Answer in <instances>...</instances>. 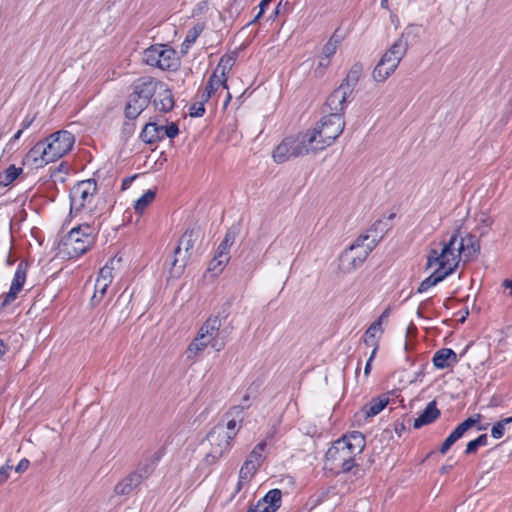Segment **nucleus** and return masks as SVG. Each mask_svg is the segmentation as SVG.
<instances>
[{"mask_svg":"<svg viewBox=\"0 0 512 512\" xmlns=\"http://www.w3.org/2000/svg\"><path fill=\"white\" fill-rule=\"evenodd\" d=\"M112 270L113 267L110 266L108 263L100 269L99 276L96 280H103L104 282H107L108 284H111L112 282Z\"/></svg>","mask_w":512,"mask_h":512,"instance_id":"54","label":"nucleus"},{"mask_svg":"<svg viewBox=\"0 0 512 512\" xmlns=\"http://www.w3.org/2000/svg\"><path fill=\"white\" fill-rule=\"evenodd\" d=\"M387 230V223H384L382 220L375 221L369 229L370 238H380L383 237L384 232Z\"/></svg>","mask_w":512,"mask_h":512,"instance_id":"47","label":"nucleus"},{"mask_svg":"<svg viewBox=\"0 0 512 512\" xmlns=\"http://www.w3.org/2000/svg\"><path fill=\"white\" fill-rule=\"evenodd\" d=\"M455 263L452 266L447 267V269H436L431 275L425 278L420 285L418 286L417 292L423 293L427 291L429 288L437 285L442 282L445 278L452 275L458 268L460 263V255H457L455 258Z\"/></svg>","mask_w":512,"mask_h":512,"instance_id":"13","label":"nucleus"},{"mask_svg":"<svg viewBox=\"0 0 512 512\" xmlns=\"http://www.w3.org/2000/svg\"><path fill=\"white\" fill-rule=\"evenodd\" d=\"M210 344V339H206L198 333V336L189 344L186 349L187 359H193L198 352L202 351L205 347Z\"/></svg>","mask_w":512,"mask_h":512,"instance_id":"32","label":"nucleus"},{"mask_svg":"<svg viewBox=\"0 0 512 512\" xmlns=\"http://www.w3.org/2000/svg\"><path fill=\"white\" fill-rule=\"evenodd\" d=\"M205 102L202 100L191 105L189 115L191 117H201L205 113Z\"/></svg>","mask_w":512,"mask_h":512,"instance_id":"57","label":"nucleus"},{"mask_svg":"<svg viewBox=\"0 0 512 512\" xmlns=\"http://www.w3.org/2000/svg\"><path fill=\"white\" fill-rule=\"evenodd\" d=\"M159 87H163V81L157 80L151 76H145L137 79L133 84V93L137 98L145 100L146 103H152Z\"/></svg>","mask_w":512,"mask_h":512,"instance_id":"10","label":"nucleus"},{"mask_svg":"<svg viewBox=\"0 0 512 512\" xmlns=\"http://www.w3.org/2000/svg\"><path fill=\"white\" fill-rule=\"evenodd\" d=\"M505 434V426L500 422H496L493 424L491 428V436L495 439H500Z\"/></svg>","mask_w":512,"mask_h":512,"instance_id":"58","label":"nucleus"},{"mask_svg":"<svg viewBox=\"0 0 512 512\" xmlns=\"http://www.w3.org/2000/svg\"><path fill=\"white\" fill-rule=\"evenodd\" d=\"M132 296L133 293L125 289L112 306L110 313L117 317L118 322H124L128 318Z\"/></svg>","mask_w":512,"mask_h":512,"instance_id":"19","label":"nucleus"},{"mask_svg":"<svg viewBox=\"0 0 512 512\" xmlns=\"http://www.w3.org/2000/svg\"><path fill=\"white\" fill-rule=\"evenodd\" d=\"M158 130H159V136L161 137V141L167 137L169 139H174L179 135V127L176 122H170L166 125H159L158 124Z\"/></svg>","mask_w":512,"mask_h":512,"instance_id":"40","label":"nucleus"},{"mask_svg":"<svg viewBox=\"0 0 512 512\" xmlns=\"http://www.w3.org/2000/svg\"><path fill=\"white\" fill-rule=\"evenodd\" d=\"M394 391L381 394L378 397L372 398L367 404L362 407V412L366 418H371L378 415L385 407L389 404V395L393 394Z\"/></svg>","mask_w":512,"mask_h":512,"instance_id":"21","label":"nucleus"},{"mask_svg":"<svg viewBox=\"0 0 512 512\" xmlns=\"http://www.w3.org/2000/svg\"><path fill=\"white\" fill-rule=\"evenodd\" d=\"M458 362L457 354L451 348H442L435 352L432 363L437 369H446Z\"/></svg>","mask_w":512,"mask_h":512,"instance_id":"22","label":"nucleus"},{"mask_svg":"<svg viewBox=\"0 0 512 512\" xmlns=\"http://www.w3.org/2000/svg\"><path fill=\"white\" fill-rule=\"evenodd\" d=\"M345 127L342 113H329L323 116L313 130H308V136H313V149L323 150L330 146L343 132Z\"/></svg>","mask_w":512,"mask_h":512,"instance_id":"1","label":"nucleus"},{"mask_svg":"<svg viewBox=\"0 0 512 512\" xmlns=\"http://www.w3.org/2000/svg\"><path fill=\"white\" fill-rule=\"evenodd\" d=\"M109 285L110 284L104 282L103 280H96L94 292L98 295H101V297L103 298L107 292Z\"/></svg>","mask_w":512,"mask_h":512,"instance_id":"61","label":"nucleus"},{"mask_svg":"<svg viewBox=\"0 0 512 512\" xmlns=\"http://www.w3.org/2000/svg\"><path fill=\"white\" fill-rule=\"evenodd\" d=\"M493 224V219L489 216H484L480 219L479 225L476 227V230L479 231V238L488 234Z\"/></svg>","mask_w":512,"mask_h":512,"instance_id":"51","label":"nucleus"},{"mask_svg":"<svg viewBox=\"0 0 512 512\" xmlns=\"http://www.w3.org/2000/svg\"><path fill=\"white\" fill-rule=\"evenodd\" d=\"M380 65H384L387 67V70H390L392 73L397 69L400 61H398L393 56L389 55V53L385 52L384 55L379 60Z\"/></svg>","mask_w":512,"mask_h":512,"instance_id":"50","label":"nucleus"},{"mask_svg":"<svg viewBox=\"0 0 512 512\" xmlns=\"http://www.w3.org/2000/svg\"><path fill=\"white\" fill-rule=\"evenodd\" d=\"M127 103H131L132 106L137 107V109H141V112H143L149 104L145 102V100H142L141 98H137V95L133 92L129 94Z\"/></svg>","mask_w":512,"mask_h":512,"instance_id":"55","label":"nucleus"},{"mask_svg":"<svg viewBox=\"0 0 512 512\" xmlns=\"http://www.w3.org/2000/svg\"><path fill=\"white\" fill-rule=\"evenodd\" d=\"M237 432L231 434L225 430L224 424L218 423L206 435L205 440L209 442L211 449L205 456L208 465L215 464L231 449V441Z\"/></svg>","mask_w":512,"mask_h":512,"instance_id":"5","label":"nucleus"},{"mask_svg":"<svg viewBox=\"0 0 512 512\" xmlns=\"http://www.w3.org/2000/svg\"><path fill=\"white\" fill-rule=\"evenodd\" d=\"M343 442H340L339 439L336 440L333 445L327 450L325 454V460L328 461H340L341 458L345 457L347 450H344L342 446Z\"/></svg>","mask_w":512,"mask_h":512,"instance_id":"37","label":"nucleus"},{"mask_svg":"<svg viewBox=\"0 0 512 512\" xmlns=\"http://www.w3.org/2000/svg\"><path fill=\"white\" fill-rule=\"evenodd\" d=\"M238 233L239 228L237 226H232L227 230L224 239L221 241L217 248V253L219 254V257H229V249L235 242Z\"/></svg>","mask_w":512,"mask_h":512,"instance_id":"25","label":"nucleus"},{"mask_svg":"<svg viewBox=\"0 0 512 512\" xmlns=\"http://www.w3.org/2000/svg\"><path fill=\"white\" fill-rule=\"evenodd\" d=\"M407 50V43H405V41L397 39L386 52L401 62Z\"/></svg>","mask_w":512,"mask_h":512,"instance_id":"41","label":"nucleus"},{"mask_svg":"<svg viewBox=\"0 0 512 512\" xmlns=\"http://www.w3.org/2000/svg\"><path fill=\"white\" fill-rule=\"evenodd\" d=\"M391 74L392 72L387 70L386 66L380 65V62H378L372 72V77L376 82H384Z\"/></svg>","mask_w":512,"mask_h":512,"instance_id":"45","label":"nucleus"},{"mask_svg":"<svg viewBox=\"0 0 512 512\" xmlns=\"http://www.w3.org/2000/svg\"><path fill=\"white\" fill-rule=\"evenodd\" d=\"M266 447V442L265 441H261L260 443H258L254 449L249 453V455L247 456L246 460H251L253 465H255L256 467H260L261 464H262V461H263V455H262V452L264 451Z\"/></svg>","mask_w":512,"mask_h":512,"instance_id":"42","label":"nucleus"},{"mask_svg":"<svg viewBox=\"0 0 512 512\" xmlns=\"http://www.w3.org/2000/svg\"><path fill=\"white\" fill-rule=\"evenodd\" d=\"M226 419H227L226 426L224 425L225 430L230 432L231 434H233L235 432L234 430H235L239 420H237L235 417L234 418L229 417Z\"/></svg>","mask_w":512,"mask_h":512,"instance_id":"64","label":"nucleus"},{"mask_svg":"<svg viewBox=\"0 0 512 512\" xmlns=\"http://www.w3.org/2000/svg\"><path fill=\"white\" fill-rule=\"evenodd\" d=\"M152 105L156 111L162 113H168L174 108V96L166 83L163 82V87H159V90H157Z\"/></svg>","mask_w":512,"mask_h":512,"instance_id":"15","label":"nucleus"},{"mask_svg":"<svg viewBox=\"0 0 512 512\" xmlns=\"http://www.w3.org/2000/svg\"><path fill=\"white\" fill-rule=\"evenodd\" d=\"M229 259V257H219V254L216 252V255L209 263L208 270L221 272Z\"/></svg>","mask_w":512,"mask_h":512,"instance_id":"49","label":"nucleus"},{"mask_svg":"<svg viewBox=\"0 0 512 512\" xmlns=\"http://www.w3.org/2000/svg\"><path fill=\"white\" fill-rule=\"evenodd\" d=\"M356 455L345 454V457L340 459V469L343 473L352 472L354 476L361 477L364 473L360 474L359 464L355 460ZM362 472H365L362 470Z\"/></svg>","mask_w":512,"mask_h":512,"instance_id":"31","label":"nucleus"},{"mask_svg":"<svg viewBox=\"0 0 512 512\" xmlns=\"http://www.w3.org/2000/svg\"><path fill=\"white\" fill-rule=\"evenodd\" d=\"M339 441L343 442L342 446L344 450H347L346 454L351 455L361 454L366 446L365 436L360 431L345 434L339 438Z\"/></svg>","mask_w":512,"mask_h":512,"instance_id":"14","label":"nucleus"},{"mask_svg":"<svg viewBox=\"0 0 512 512\" xmlns=\"http://www.w3.org/2000/svg\"><path fill=\"white\" fill-rule=\"evenodd\" d=\"M378 331L383 332L382 327L379 321H374L364 333V342L367 346H373L375 348V345H378L376 339V333Z\"/></svg>","mask_w":512,"mask_h":512,"instance_id":"38","label":"nucleus"},{"mask_svg":"<svg viewBox=\"0 0 512 512\" xmlns=\"http://www.w3.org/2000/svg\"><path fill=\"white\" fill-rule=\"evenodd\" d=\"M249 406L250 404L235 405L224 414V418L235 417L239 422H242L244 410L249 408Z\"/></svg>","mask_w":512,"mask_h":512,"instance_id":"48","label":"nucleus"},{"mask_svg":"<svg viewBox=\"0 0 512 512\" xmlns=\"http://www.w3.org/2000/svg\"><path fill=\"white\" fill-rule=\"evenodd\" d=\"M370 235L361 234L357 237L353 244L346 248L339 256L338 268L343 273H351L360 268L372 250L377 246L380 238H373L367 244Z\"/></svg>","mask_w":512,"mask_h":512,"instance_id":"2","label":"nucleus"},{"mask_svg":"<svg viewBox=\"0 0 512 512\" xmlns=\"http://www.w3.org/2000/svg\"><path fill=\"white\" fill-rule=\"evenodd\" d=\"M216 78H217L216 74L212 73L206 83L205 89L201 95V100L205 103L209 101V99L212 97V95L217 90Z\"/></svg>","mask_w":512,"mask_h":512,"instance_id":"43","label":"nucleus"},{"mask_svg":"<svg viewBox=\"0 0 512 512\" xmlns=\"http://www.w3.org/2000/svg\"><path fill=\"white\" fill-rule=\"evenodd\" d=\"M141 109H137V107L132 106L131 103H126L124 109V115L128 120H135L141 114Z\"/></svg>","mask_w":512,"mask_h":512,"instance_id":"56","label":"nucleus"},{"mask_svg":"<svg viewBox=\"0 0 512 512\" xmlns=\"http://www.w3.org/2000/svg\"><path fill=\"white\" fill-rule=\"evenodd\" d=\"M479 447H480V445H478L476 439L471 440L467 443L464 453L466 455L475 454L477 452V450L479 449Z\"/></svg>","mask_w":512,"mask_h":512,"instance_id":"62","label":"nucleus"},{"mask_svg":"<svg viewBox=\"0 0 512 512\" xmlns=\"http://www.w3.org/2000/svg\"><path fill=\"white\" fill-rule=\"evenodd\" d=\"M221 325L219 316L209 317L200 328L199 334L206 339H210L211 342L213 340L212 336L219 331Z\"/></svg>","mask_w":512,"mask_h":512,"instance_id":"27","label":"nucleus"},{"mask_svg":"<svg viewBox=\"0 0 512 512\" xmlns=\"http://www.w3.org/2000/svg\"><path fill=\"white\" fill-rule=\"evenodd\" d=\"M174 54V50L165 49L164 45H162V53L159 55L161 62L159 63L158 68L162 70L170 69L172 67L171 61L173 60Z\"/></svg>","mask_w":512,"mask_h":512,"instance_id":"44","label":"nucleus"},{"mask_svg":"<svg viewBox=\"0 0 512 512\" xmlns=\"http://www.w3.org/2000/svg\"><path fill=\"white\" fill-rule=\"evenodd\" d=\"M282 502V492L280 489H271L269 490L262 499L257 502V505L260 506L262 503L267 505H271L276 509L281 507Z\"/></svg>","mask_w":512,"mask_h":512,"instance_id":"34","label":"nucleus"},{"mask_svg":"<svg viewBox=\"0 0 512 512\" xmlns=\"http://www.w3.org/2000/svg\"><path fill=\"white\" fill-rule=\"evenodd\" d=\"M363 72V65L360 62L354 63L350 70L348 71L346 77L342 80L340 86H344L345 90L350 92L351 94L354 91L355 86L357 85L361 74Z\"/></svg>","mask_w":512,"mask_h":512,"instance_id":"23","label":"nucleus"},{"mask_svg":"<svg viewBox=\"0 0 512 512\" xmlns=\"http://www.w3.org/2000/svg\"><path fill=\"white\" fill-rule=\"evenodd\" d=\"M313 149V136L300 133L297 136L286 137L273 151L277 163H284L291 158L308 154Z\"/></svg>","mask_w":512,"mask_h":512,"instance_id":"3","label":"nucleus"},{"mask_svg":"<svg viewBox=\"0 0 512 512\" xmlns=\"http://www.w3.org/2000/svg\"><path fill=\"white\" fill-rule=\"evenodd\" d=\"M191 253L182 252L180 245H177L173 250V255L169 261V274L172 278H179L185 270Z\"/></svg>","mask_w":512,"mask_h":512,"instance_id":"17","label":"nucleus"},{"mask_svg":"<svg viewBox=\"0 0 512 512\" xmlns=\"http://www.w3.org/2000/svg\"><path fill=\"white\" fill-rule=\"evenodd\" d=\"M150 464H145L142 468L130 473L122 481L116 484L114 492L117 495H128L136 487H138L144 479H146L152 472Z\"/></svg>","mask_w":512,"mask_h":512,"instance_id":"8","label":"nucleus"},{"mask_svg":"<svg viewBox=\"0 0 512 512\" xmlns=\"http://www.w3.org/2000/svg\"><path fill=\"white\" fill-rule=\"evenodd\" d=\"M231 306H232V300L229 299L222 304V306L216 316H219V319L221 321L227 319L228 316L230 315Z\"/></svg>","mask_w":512,"mask_h":512,"instance_id":"59","label":"nucleus"},{"mask_svg":"<svg viewBox=\"0 0 512 512\" xmlns=\"http://www.w3.org/2000/svg\"><path fill=\"white\" fill-rule=\"evenodd\" d=\"M434 264L439 265L437 269H447V267L451 266L450 259L442 258L441 254H439V256H427V268Z\"/></svg>","mask_w":512,"mask_h":512,"instance_id":"52","label":"nucleus"},{"mask_svg":"<svg viewBox=\"0 0 512 512\" xmlns=\"http://www.w3.org/2000/svg\"><path fill=\"white\" fill-rule=\"evenodd\" d=\"M23 169L11 164L4 171L0 172V187H7L12 184L21 174Z\"/></svg>","mask_w":512,"mask_h":512,"instance_id":"30","label":"nucleus"},{"mask_svg":"<svg viewBox=\"0 0 512 512\" xmlns=\"http://www.w3.org/2000/svg\"><path fill=\"white\" fill-rule=\"evenodd\" d=\"M205 27L206 25L204 22H198L191 29H189L185 37V40L182 44V47L186 46V48H189V46L193 44L200 36V34L204 31Z\"/></svg>","mask_w":512,"mask_h":512,"instance_id":"39","label":"nucleus"},{"mask_svg":"<svg viewBox=\"0 0 512 512\" xmlns=\"http://www.w3.org/2000/svg\"><path fill=\"white\" fill-rule=\"evenodd\" d=\"M94 242V228L86 223L72 228L61 240V244L70 258L85 254L94 245Z\"/></svg>","mask_w":512,"mask_h":512,"instance_id":"4","label":"nucleus"},{"mask_svg":"<svg viewBox=\"0 0 512 512\" xmlns=\"http://www.w3.org/2000/svg\"><path fill=\"white\" fill-rule=\"evenodd\" d=\"M97 192V182L90 178L77 182L70 190V211L80 212Z\"/></svg>","mask_w":512,"mask_h":512,"instance_id":"6","label":"nucleus"},{"mask_svg":"<svg viewBox=\"0 0 512 512\" xmlns=\"http://www.w3.org/2000/svg\"><path fill=\"white\" fill-rule=\"evenodd\" d=\"M350 95L351 93L346 91L344 86L339 85L326 100L330 113H342V117H344L345 103Z\"/></svg>","mask_w":512,"mask_h":512,"instance_id":"18","label":"nucleus"},{"mask_svg":"<svg viewBox=\"0 0 512 512\" xmlns=\"http://www.w3.org/2000/svg\"><path fill=\"white\" fill-rule=\"evenodd\" d=\"M420 34L421 25L409 24L398 39L405 41V43H407V47H409V45L416 44L419 41Z\"/></svg>","mask_w":512,"mask_h":512,"instance_id":"29","label":"nucleus"},{"mask_svg":"<svg viewBox=\"0 0 512 512\" xmlns=\"http://www.w3.org/2000/svg\"><path fill=\"white\" fill-rule=\"evenodd\" d=\"M441 415V411L437 407L436 400L430 401L420 415L414 419L413 428L420 429L423 426L435 422Z\"/></svg>","mask_w":512,"mask_h":512,"instance_id":"20","label":"nucleus"},{"mask_svg":"<svg viewBox=\"0 0 512 512\" xmlns=\"http://www.w3.org/2000/svg\"><path fill=\"white\" fill-rule=\"evenodd\" d=\"M140 139L146 144H155L161 141L158 124L156 122H149L145 124L140 133Z\"/></svg>","mask_w":512,"mask_h":512,"instance_id":"26","label":"nucleus"},{"mask_svg":"<svg viewBox=\"0 0 512 512\" xmlns=\"http://www.w3.org/2000/svg\"><path fill=\"white\" fill-rule=\"evenodd\" d=\"M156 197V192L148 189L140 198L135 201L134 210L138 214H142L145 209L153 202Z\"/></svg>","mask_w":512,"mask_h":512,"instance_id":"35","label":"nucleus"},{"mask_svg":"<svg viewBox=\"0 0 512 512\" xmlns=\"http://www.w3.org/2000/svg\"><path fill=\"white\" fill-rule=\"evenodd\" d=\"M481 418H482L481 414H474L473 416L466 418L464 421H462L460 424H458L440 445L439 450H438L439 453H441L442 455H445L449 451V449L459 439H461L469 429L474 427L481 420Z\"/></svg>","mask_w":512,"mask_h":512,"instance_id":"9","label":"nucleus"},{"mask_svg":"<svg viewBox=\"0 0 512 512\" xmlns=\"http://www.w3.org/2000/svg\"><path fill=\"white\" fill-rule=\"evenodd\" d=\"M460 234L461 226H458L454 230V233L451 235L449 240L447 242L443 241V247L440 254L442 255V258L450 259V265H453L455 263L454 258L457 256V253H455V250H457V248H455V244Z\"/></svg>","mask_w":512,"mask_h":512,"instance_id":"24","label":"nucleus"},{"mask_svg":"<svg viewBox=\"0 0 512 512\" xmlns=\"http://www.w3.org/2000/svg\"><path fill=\"white\" fill-rule=\"evenodd\" d=\"M199 237V229L196 228H188L180 237L178 245H180V249L182 246L184 247V252L191 253V250L194 247L195 242Z\"/></svg>","mask_w":512,"mask_h":512,"instance_id":"28","label":"nucleus"},{"mask_svg":"<svg viewBox=\"0 0 512 512\" xmlns=\"http://www.w3.org/2000/svg\"><path fill=\"white\" fill-rule=\"evenodd\" d=\"M27 267V262H19L10 289L8 293L5 294L1 307L11 304L17 298L18 293L22 290L26 281Z\"/></svg>","mask_w":512,"mask_h":512,"instance_id":"11","label":"nucleus"},{"mask_svg":"<svg viewBox=\"0 0 512 512\" xmlns=\"http://www.w3.org/2000/svg\"><path fill=\"white\" fill-rule=\"evenodd\" d=\"M48 148L52 161H56L66 155L73 147L75 142L74 135L67 130H59L52 133L44 141Z\"/></svg>","mask_w":512,"mask_h":512,"instance_id":"7","label":"nucleus"},{"mask_svg":"<svg viewBox=\"0 0 512 512\" xmlns=\"http://www.w3.org/2000/svg\"><path fill=\"white\" fill-rule=\"evenodd\" d=\"M51 162L53 161L44 141L37 142L23 158V165H32L35 168L43 167Z\"/></svg>","mask_w":512,"mask_h":512,"instance_id":"12","label":"nucleus"},{"mask_svg":"<svg viewBox=\"0 0 512 512\" xmlns=\"http://www.w3.org/2000/svg\"><path fill=\"white\" fill-rule=\"evenodd\" d=\"M257 469L258 467L253 465L251 460H245L242 467L240 468L239 476L241 479L250 480L256 473Z\"/></svg>","mask_w":512,"mask_h":512,"instance_id":"46","label":"nucleus"},{"mask_svg":"<svg viewBox=\"0 0 512 512\" xmlns=\"http://www.w3.org/2000/svg\"><path fill=\"white\" fill-rule=\"evenodd\" d=\"M235 61H236L235 55H229V54L223 55L220 58L219 63L217 64L213 73H215L216 75L218 73H220L221 76H225L230 71V69L233 67V65L235 64Z\"/></svg>","mask_w":512,"mask_h":512,"instance_id":"36","label":"nucleus"},{"mask_svg":"<svg viewBox=\"0 0 512 512\" xmlns=\"http://www.w3.org/2000/svg\"><path fill=\"white\" fill-rule=\"evenodd\" d=\"M208 9V1L203 0L198 2L192 10V17H197L202 15Z\"/></svg>","mask_w":512,"mask_h":512,"instance_id":"60","label":"nucleus"},{"mask_svg":"<svg viewBox=\"0 0 512 512\" xmlns=\"http://www.w3.org/2000/svg\"><path fill=\"white\" fill-rule=\"evenodd\" d=\"M12 469V466L6 464L0 467V485L7 481L9 478V471Z\"/></svg>","mask_w":512,"mask_h":512,"instance_id":"63","label":"nucleus"},{"mask_svg":"<svg viewBox=\"0 0 512 512\" xmlns=\"http://www.w3.org/2000/svg\"><path fill=\"white\" fill-rule=\"evenodd\" d=\"M160 53H162V45H152L149 48L144 50L143 53V62L149 66H154L158 68L161 59L159 57Z\"/></svg>","mask_w":512,"mask_h":512,"instance_id":"33","label":"nucleus"},{"mask_svg":"<svg viewBox=\"0 0 512 512\" xmlns=\"http://www.w3.org/2000/svg\"><path fill=\"white\" fill-rule=\"evenodd\" d=\"M480 239L473 233H468L461 237L458 247L457 255L466 257L468 260L476 257L480 253Z\"/></svg>","mask_w":512,"mask_h":512,"instance_id":"16","label":"nucleus"},{"mask_svg":"<svg viewBox=\"0 0 512 512\" xmlns=\"http://www.w3.org/2000/svg\"><path fill=\"white\" fill-rule=\"evenodd\" d=\"M337 43L338 41H334V36H332L329 39V41L324 45L322 53L325 56V59H330L336 53Z\"/></svg>","mask_w":512,"mask_h":512,"instance_id":"53","label":"nucleus"}]
</instances>
